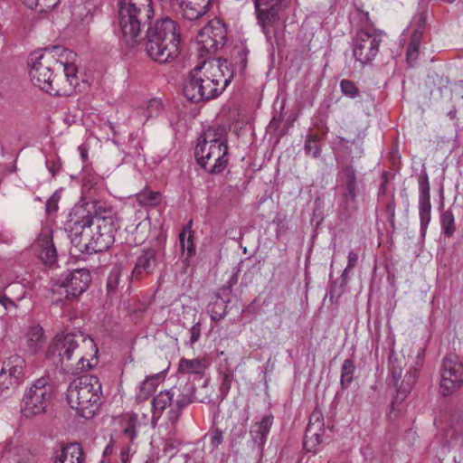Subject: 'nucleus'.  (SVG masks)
<instances>
[{"instance_id":"f257e3e1","label":"nucleus","mask_w":463,"mask_h":463,"mask_svg":"<svg viewBox=\"0 0 463 463\" xmlns=\"http://www.w3.org/2000/svg\"><path fill=\"white\" fill-rule=\"evenodd\" d=\"M232 78L226 61H203L189 72L183 92L192 102L207 101L219 97Z\"/></svg>"},{"instance_id":"f03ea898","label":"nucleus","mask_w":463,"mask_h":463,"mask_svg":"<svg viewBox=\"0 0 463 463\" xmlns=\"http://www.w3.org/2000/svg\"><path fill=\"white\" fill-rule=\"evenodd\" d=\"M85 348L94 351L95 354L98 353L93 339L81 333L57 335L49 346L46 356L64 372L89 370L92 368V364L82 354Z\"/></svg>"},{"instance_id":"7ed1b4c3","label":"nucleus","mask_w":463,"mask_h":463,"mask_svg":"<svg viewBox=\"0 0 463 463\" xmlns=\"http://www.w3.org/2000/svg\"><path fill=\"white\" fill-rule=\"evenodd\" d=\"M180 33L177 24L169 17L157 20L147 27L145 50L155 61L167 63L180 54Z\"/></svg>"},{"instance_id":"20e7f679","label":"nucleus","mask_w":463,"mask_h":463,"mask_svg":"<svg viewBox=\"0 0 463 463\" xmlns=\"http://www.w3.org/2000/svg\"><path fill=\"white\" fill-rule=\"evenodd\" d=\"M225 128L210 127L197 139L194 157L200 168L208 174H220L228 165Z\"/></svg>"},{"instance_id":"39448f33","label":"nucleus","mask_w":463,"mask_h":463,"mask_svg":"<svg viewBox=\"0 0 463 463\" xmlns=\"http://www.w3.org/2000/svg\"><path fill=\"white\" fill-rule=\"evenodd\" d=\"M154 16L152 0H120L119 26L124 40L135 46L142 40V32Z\"/></svg>"},{"instance_id":"423d86ee","label":"nucleus","mask_w":463,"mask_h":463,"mask_svg":"<svg viewBox=\"0 0 463 463\" xmlns=\"http://www.w3.org/2000/svg\"><path fill=\"white\" fill-rule=\"evenodd\" d=\"M101 383L95 375L85 374L74 379L68 386L66 399L71 409L85 419L92 418L99 411Z\"/></svg>"},{"instance_id":"0eeeda50","label":"nucleus","mask_w":463,"mask_h":463,"mask_svg":"<svg viewBox=\"0 0 463 463\" xmlns=\"http://www.w3.org/2000/svg\"><path fill=\"white\" fill-rule=\"evenodd\" d=\"M94 219L90 238L84 244L85 253L102 252L110 248L115 241L118 230V219L112 208L99 201L92 202Z\"/></svg>"},{"instance_id":"6e6552de","label":"nucleus","mask_w":463,"mask_h":463,"mask_svg":"<svg viewBox=\"0 0 463 463\" xmlns=\"http://www.w3.org/2000/svg\"><path fill=\"white\" fill-rule=\"evenodd\" d=\"M60 46L44 48L41 52H35L30 58L31 80L39 89L58 95L60 81L55 79L54 71L57 70Z\"/></svg>"},{"instance_id":"1a4fd4ad","label":"nucleus","mask_w":463,"mask_h":463,"mask_svg":"<svg viewBox=\"0 0 463 463\" xmlns=\"http://www.w3.org/2000/svg\"><path fill=\"white\" fill-rule=\"evenodd\" d=\"M175 393L173 390L160 392L152 400L153 417L159 418L163 411L170 407L168 411V420L172 425L178 421L182 411L190 403L205 402L207 397L196 393L195 388L192 384L184 386V391L176 396L174 401Z\"/></svg>"},{"instance_id":"9d476101","label":"nucleus","mask_w":463,"mask_h":463,"mask_svg":"<svg viewBox=\"0 0 463 463\" xmlns=\"http://www.w3.org/2000/svg\"><path fill=\"white\" fill-rule=\"evenodd\" d=\"M91 279L88 269H75L63 272L52 285V302L59 304L78 300L90 287Z\"/></svg>"},{"instance_id":"9b49d317","label":"nucleus","mask_w":463,"mask_h":463,"mask_svg":"<svg viewBox=\"0 0 463 463\" xmlns=\"http://www.w3.org/2000/svg\"><path fill=\"white\" fill-rule=\"evenodd\" d=\"M94 219V210L83 205L76 206L69 214L65 230L69 232L71 243L85 252L84 244L89 241Z\"/></svg>"},{"instance_id":"f8f14e48","label":"nucleus","mask_w":463,"mask_h":463,"mask_svg":"<svg viewBox=\"0 0 463 463\" xmlns=\"http://www.w3.org/2000/svg\"><path fill=\"white\" fill-rule=\"evenodd\" d=\"M258 24L268 41L277 37L280 29L281 12L286 7L285 0H252Z\"/></svg>"},{"instance_id":"ddd939ff","label":"nucleus","mask_w":463,"mask_h":463,"mask_svg":"<svg viewBox=\"0 0 463 463\" xmlns=\"http://www.w3.org/2000/svg\"><path fill=\"white\" fill-rule=\"evenodd\" d=\"M406 366L404 356H389V372L392 383L396 388L397 394L392 402V407L394 409L396 404L402 403L405 398L411 393L419 376V370L416 367L410 368L402 377V372Z\"/></svg>"},{"instance_id":"4468645a","label":"nucleus","mask_w":463,"mask_h":463,"mask_svg":"<svg viewBox=\"0 0 463 463\" xmlns=\"http://www.w3.org/2000/svg\"><path fill=\"white\" fill-rule=\"evenodd\" d=\"M53 387L48 379H37L24 393L21 411L26 418L43 414L52 399Z\"/></svg>"},{"instance_id":"2eb2a0df","label":"nucleus","mask_w":463,"mask_h":463,"mask_svg":"<svg viewBox=\"0 0 463 463\" xmlns=\"http://www.w3.org/2000/svg\"><path fill=\"white\" fill-rule=\"evenodd\" d=\"M383 42L382 33L364 29L357 32L353 42V55L363 67L369 65L379 53Z\"/></svg>"},{"instance_id":"dca6fc26","label":"nucleus","mask_w":463,"mask_h":463,"mask_svg":"<svg viewBox=\"0 0 463 463\" xmlns=\"http://www.w3.org/2000/svg\"><path fill=\"white\" fill-rule=\"evenodd\" d=\"M439 389L442 396L451 395L463 384V363L458 355L449 353L442 359Z\"/></svg>"},{"instance_id":"f3484780","label":"nucleus","mask_w":463,"mask_h":463,"mask_svg":"<svg viewBox=\"0 0 463 463\" xmlns=\"http://www.w3.org/2000/svg\"><path fill=\"white\" fill-rule=\"evenodd\" d=\"M24 366L25 360L18 354L11 355L3 362L0 371V398L11 394L23 382Z\"/></svg>"},{"instance_id":"a211bd4d","label":"nucleus","mask_w":463,"mask_h":463,"mask_svg":"<svg viewBox=\"0 0 463 463\" xmlns=\"http://www.w3.org/2000/svg\"><path fill=\"white\" fill-rule=\"evenodd\" d=\"M227 40V30L219 20H213L197 34V44L199 52L203 53L214 54L222 48Z\"/></svg>"},{"instance_id":"6ab92c4d","label":"nucleus","mask_w":463,"mask_h":463,"mask_svg":"<svg viewBox=\"0 0 463 463\" xmlns=\"http://www.w3.org/2000/svg\"><path fill=\"white\" fill-rule=\"evenodd\" d=\"M57 70L62 68L65 80L60 82L58 95H69L79 85L77 54L60 46Z\"/></svg>"},{"instance_id":"aec40b11","label":"nucleus","mask_w":463,"mask_h":463,"mask_svg":"<svg viewBox=\"0 0 463 463\" xmlns=\"http://www.w3.org/2000/svg\"><path fill=\"white\" fill-rule=\"evenodd\" d=\"M419 214L420 219V231L424 235L430 222L431 203L430 187L428 175H420L419 180Z\"/></svg>"},{"instance_id":"412c9836","label":"nucleus","mask_w":463,"mask_h":463,"mask_svg":"<svg viewBox=\"0 0 463 463\" xmlns=\"http://www.w3.org/2000/svg\"><path fill=\"white\" fill-rule=\"evenodd\" d=\"M158 266L157 252L155 249H143L137 256L131 276L138 279L144 275L153 273Z\"/></svg>"},{"instance_id":"4be33fe9","label":"nucleus","mask_w":463,"mask_h":463,"mask_svg":"<svg viewBox=\"0 0 463 463\" xmlns=\"http://www.w3.org/2000/svg\"><path fill=\"white\" fill-rule=\"evenodd\" d=\"M84 460L82 448L77 442L61 446L51 458L52 463H84Z\"/></svg>"},{"instance_id":"5701e85b","label":"nucleus","mask_w":463,"mask_h":463,"mask_svg":"<svg viewBox=\"0 0 463 463\" xmlns=\"http://www.w3.org/2000/svg\"><path fill=\"white\" fill-rule=\"evenodd\" d=\"M211 0H177L179 13L188 21H195L206 14Z\"/></svg>"},{"instance_id":"b1692460","label":"nucleus","mask_w":463,"mask_h":463,"mask_svg":"<svg viewBox=\"0 0 463 463\" xmlns=\"http://www.w3.org/2000/svg\"><path fill=\"white\" fill-rule=\"evenodd\" d=\"M36 245L39 248V258L43 262L45 265H52L57 260V250L51 232H42L37 238Z\"/></svg>"},{"instance_id":"393cba45","label":"nucleus","mask_w":463,"mask_h":463,"mask_svg":"<svg viewBox=\"0 0 463 463\" xmlns=\"http://www.w3.org/2000/svg\"><path fill=\"white\" fill-rule=\"evenodd\" d=\"M273 422L272 415L264 416L260 421L255 422L250 430V435L253 444L259 449H262L266 441L267 436L270 430Z\"/></svg>"},{"instance_id":"a878e982","label":"nucleus","mask_w":463,"mask_h":463,"mask_svg":"<svg viewBox=\"0 0 463 463\" xmlns=\"http://www.w3.org/2000/svg\"><path fill=\"white\" fill-rule=\"evenodd\" d=\"M81 185V201L85 208L92 209V202L98 201L95 198L101 187V180L98 175H84Z\"/></svg>"},{"instance_id":"bb28decb","label":"nucleus","mask_w":463,"mask_h":463,"mask_svg":"<svg viewBox=\"0 0 463 463\" xmlns=\"http://www.w3.org/2000/svg\"><path fill=\"white\" fill-rule=\"evenodd\" d=\"M25 347L31 354H37L46 344L44 331L39 325L32 326L25 335Z\"/></svg>"},{"instance_id":"cd10ccee","label":"nucleus","mask_w":463,"mask_h":463,"mask_svg":"<svg viewBox=\"0 0 463 463\" xmlns=\"http://www.w3.org/2000/svg\"><path fill=\"white\" fill-rule=\"evenodd\" d=\"M209 364L205 359L194 358L185 359L182 358L178 364V373L182 374H196L203 376L208 369Z\"/></svg>"},{"instance_id":"c85d7f7f","label":"nucleus","mask_w":463,"mask_h":463,"mask_svg":"<svg viewBox=\"0 0 463 463\" xmlns=\"http://www.w3.org/2000/svg\"><path fill=\"white\" fill-rule=\"evenodd\" d=\"M345 184L346 193L344 194V207L350 212H354L357 209L355 198L359 193L355 175H347Z\"/></svg>"},{"instance_id":"c756f323","label":"nucleus","mask_w":463,"mask_h":463,"mask_svg":"<svg viewBox=\"0 0 463 463\" xmlns=\"http://www.w3.org/2000/svg\"><path fill=\"white\" fill-rule=\"evenodd\" d=\"M325 430L307 429L303 440V446L307 452L316 453L324 443L323 436Z\"/></svg>"},{"instance_id":"7c9ffc66","label":"nucleus","mask_w":463,"mask_h":463,"mask_svg":"<svg viewBox=\"0 0 463 463\" xmlns=\"http://www.w3.org/2000/svg\"><path fill=\"white\" fill-rule=\"evenodd\" d=\"M422 34L423 30L420 27L414 30L411 36V41L407 49V61L410 63V65L416 61L419 57V50L422 39Z\"/></svg>"},{"instance_id":"2f4dec72","label":"nucleus","mask_w":463,"mask_h":463,"mask_svg":"<svg viewBox=\"0 0 463 463\" xmlns=\"http://www.w3.org/2000/svg\"><path fill=\"white\" fill-rule=\"evenodd\" d=\"M192 220L188 225L184 227L179 233V241L182 250L187 251V258H190L195 254V246L194 243V236L191 234Z\"/></svg>"},{"instance_id":"473e14b6","label":"nucleus","mask_w":463,"mask_h":463,"mask_svg":"<svg viewBox=\"0 0 463 463\" xmlns=\"http://www.w3.org/2000/svg\"><path fill=\"white\" fill-rule=\"evenodd\" d=\"M354 373V361L353 359L345 360L341 367L340 376V385L343 390H346L353 383Z\"/></svg>"},{"instance_id":"72a5a7b5","label":"nucleus","mask_w":463,"mask_h":463,"mask_svg":"<svg viewBox=\"0 0 463 463\" xmlns=\"http://www.w3.org/2000/svg\"><path fill=\"white\" fill-rule=\"evenodd\" d=\"M137 199L142 205L156 206L162 201V194L146 186L142 191L137 194Z\"/></svg>"},{"instance_id":"f704fd0d","label":"nucleus","mask_w":463,"mask_h":463,"mask_svg":"<svg viewBox=\"0 0 463 463\" xmlns=\"http://www.w3.org/2000/svg\"><path fill=\"white\" fill-rule=\"evenodd\" d=\"M122 269L120 266H114L110 270L108 279H107V294L110 298H113L118 290L120 284Z\"/></svg>"},{"instance_id":"c9c22d12","label":"nucleus","mask_w":463,"mask_h":463,"mask_svg":"<svg viewBox=\"0 0 463 463\" xmlns=\"http://www.w3.org/2000/svg\"><path fill=\"white\" fill-rule=\"evenodd\" d=\"M227 304L228 303L218 298L210 303L208 306V313L213 321L217 322L225 317Z\"/></svg>"},{"instance_id":"e433bc0d","label":"nucleus","mask_w":463,"mask_h":463,"mask_svg":"<svg viewBox=\"0 0 463 463\" xmlns=\"http://www.w3.org/2000/svg\"><path fill=\"white\" fill-rule=\"evenodd\" d=\"M440 224L442 232L447 237H451L454 234L456 231L455 217L450 209L442 213L440 216Z\"/></svg>"},{"instance_id":"4c0bfd02","label":"nucleus","mask_w":463,"mask_h":463,"mask_svg":"<svg viewBox=\"0 0 463 463\" xmlns=\"http://www.w3.org/2000/svg\"><path fill=\"white\" fill-rule=\"evenodd\" d=\"M138 422V417L136 413H131L128 416L126 420V426L123 429V434L130 440L133 441L137 435V425Z\"/></svg>"},{"instance_id":"58836bf2","label":"nucleus","mask_w":463,"mask_h":463,"mask_svg":"<svg viewBox=\"0 0 463 463\" xmlns=\"http://www.w3.org/2000/svg\"><path fill=\"white\" fill-rule=\"evenodd\" d=\"M304 150L307 155H312L314 157H317L319 156L320 146L317 135L311 133L307 136Z\"/></svg>"},{"instance_id":"ea45409f","label":"nucleus","mask_w":463,"mask_h":463,"mask_svg":"<svg viewBox=\"0 0 463 463\" xmlns=\"http://www.w3.org/2000/svg\"><path fill=\"white\" fill-rule=\"evenodd\" d=\"M312 428L325 430L324 416L318 408H315L309 417V422L307 429Z\"/></svg>"},{"instance_id":"a19ab883","label":"nucleus","mask_w":463,"mask_h":463,"mask_svg":"<svg viewBox=\"0 0 463 463\" xmlns=\"http://www.w3.org/2000/svg\"><path fill=\"white\" fill-rule=\"evenodd\" d=\"M220 377L221 383L219 391L223 399L231 390L232 383L233 381V374L230 372H221Z\"/></svg>"},{"instance_id":"79ce46f5","label":"nucleus","mask_w":463,"mask_h":463,"mask_svg":"<svg viewBox=\"0 0 463 463\" xmlns=\"http://www.w3.org/2000/svg\"><path fill=\"white\" fill-rule=\"evenodd\" d=\"M340 89L344 95L354 99L359 95L358 88L355 83L350 80H342L340 82Z\"/></svg>"},{"instance_id":"37998d69","label":"nucleus","mask_w":463,"mask_h":463,"mask_svg":"<svg viewBox=\"0 0 463 463\" xmlns=\"http://www.w3.org/2000/svg\"><path fill=\"white\" fill-rule=\"evenodd\" d=\"M447 435L449 436L451 439L455 440L463 437V418L460 420H452L450 428L447 431Z\"/></svg>"},{"instance_id":"c03bdc74","label":"nucleus","mask_w":463,"mask_h":463,"mask_svg":"<svg viewBox=\"0 0 463 463\" xmlns=\"http://www.w3.org/2000/svg\"><path fill=\"white\" fill-rule=\"evenodd\" d=\"M155 377H147L145 381L142 382L140 385V391L137 395L138 399L146 400L150 394L155 391Z\"/></svg>"},{"instance_id":"a18cd8bd","label":"nucleus","mask_w":463,"mask_h":463,"mask_svg":"<svg viewBox=\"0 0 463 463\" xmlns=\"http://www.w3.org/2000/svg\"><path fill=\"white\" fill-rule=\"evenodd\" d=\"M60 195L58 194V192H55L46 202L45 204V211L46 213L51 215L57 212L58 210V203L60 200Z\"/></svg>"},{"instance_id":"49530a36","label":"nucleus","mask_w":463,"mask_h":463,"mask_svg":"<svg viewBox=\"0 0 463 463\" xmlns=\"http://www.w3.org/2000/svg\"><path fill=\"white\" fill-rule=\"evenodd\" d=\"M232 288L224 284L223 286H222L219 288L215 297H216V298L221 299L226 303H230L232 301Z\"/></svg>"},{"instance_id":"de8ad7c7","label":"nucleus","mask_w":463,"mask_h":463,"mask_svg":"<svg viewBox=\"0 0 463 463\" xmlns=\"http://www.w3.org/2000/svg\"><path fill=\"white\" fill-rule=\"evenodd\" d=\"M248 52H249L246 49H240L236 52V56H235L236 65L239 66L241 71H243L247 66Z\"/></svg>"},{"instance_id":"09e8293b","label":"nucleus","mask_w":463,"mask_h":463,"mask_svg":"<svg viewBox=\"0 0 463 463\" xmlns=\"http://www.w3.org/2000/svg\"><path fill=\"white\" fill-rule=\"evenodd\" d=\"M210 440L213 448L219 447L223 442L222 431L216 428L210 433Z\"/></svg>"},{"instance_id":"8fccbe9b","label":"nucleus","mask_w":463,"mask_h":463,"mask_svg":"<svg viewBox=\"0 0 463 463\" xmlns=\"http://www.w3.org/2000/svg\"><path fill=\"white\" fill-rule=\"evenodd\" d=\"M43 0H24V4L31 9H39L40 12L52 9L53 7H45Z\"/></svg>"},{"instance_id":"3c124183","label":"nucleus","mask_w":463,"mask_h":463,"mask_svg":"<svg viewBox=\"0 0 463 463\" xmlns=\"http://www.w3.org/2000/svg\"><path fill=\"white\" fill-rule=\"evenodd\" d=\"M385 213L388 222L393 225L394 218H395V202L392 198L385 206Z\"/></svg>"},{"instance_id":"603ef678","label":"nucleus","mask_w":463,"mask_h":463,"mask_svg":"<svg viewBox=\"0 0 463 463\" xmlns=\"http://www.w3.org/2000/svg\"><path fill=\"white\" fill-rule=\"evenodd\" d=\"M190 334H191L190 342L193 345V344H194L195 342H197L199 340L200 335H201V324H200V322H196L190 328Z\"/></svg>"},{"instance_id":"864d4df0","label":"nucleus","mask_w":463,"mask_h":463,"mask_svg":"<svg viewBox=\"0 0 463 463\" xmlns=\"http://www.w3.org/2000/svg\"><path fill=\"white\" fill-rule=\"evenodd\" d=\"M162 109V103L157 99H151L148 102L147 110L149 111L148 117L152 116L153 111L158 112Z\"/></svg>"},{"instance_id":"5fc2aeb1","label":"nucleus","mask_w":463,"mask_h":463,"mask_svg":"<svg viewBox=\"0 0 463 463\" xmlns=\"http://www.w3.org/2000/svg\"><path fill=\"white\" fill-rule=\"evenodd\" d=\"M180 445L181 441L179 440L168 439L165 444L164 451L170 452L176 450Z\"/></svg>"},{"instance_id":"6e6d98bb","label":"nucleus","mask_w":463,"mask_h":463,"mask_svg":"<svg viewBox=\"0 0 463 463\" xmlns=\"http://www.w3.org/2000/svg\"><path fill=\"white\" fill-rule=\"evenodd\" d=\"M390 162L394 167L393 170L397 171L399 170V165L401 163V156L398 155L397 151H392L390 154Z\"/></svg>"},{"instance_id":"4d7b16f0","label":"nucleus","mask_w":463,"mask_h":463,"mask_svg":"<svg viewBox=\"0 0 463 463\" xmlns=\"http://www.w3.org/2000/svg\"><path fill=\"white\" fill-rule=\"evenodd\" d=\"M347 259H348V260H347L348 269L354 268L357 263V260H358L357 253L353 250L349 251Z\"/></svg>"},{"instance_id":"13d9d810","label":"nucleus","mask_w":463,"mask_h":463,"mask_svg":"<svg viewBox=\"0 0 463 463\" xmlns=\"http://www.w3.org/2000/svg\"><path fill=\"white\" fill-rule=\"evenodd\" d=\"M0 304L5 308L15 307V303L7 295L0 296Z\"/></svg>"},{"instance_id":"bf43d9fd","label":"nucleus","mask_w":463,"mask_h":463,"mask_svg":"<svg viewBox=\"0 0 463 463\" xmlns=\"http://www.w3.org/2000/svg\"><path fill=\"white\" fill-rule=\"evenodd\" d=\"M78 149L80 151L82 162L83 163L87 162V160H88V152H89L88 146L86 145H81V146H80L78 147Z\"/></svg>"},{"instance_id":"052dcab7","label":"nucleus","mask_w":463,"mask_h":463,"mask_svg":"<svg viewBox=\"0 0 463 463\" xmlns=\"http://www.w3.org/2000/svg\"><path fill=\"white\" fill-rule=\"evenodd\" d=\"M351 269H348V267L346 266V268L343 270L342 275H341V279H342L341 288H344L346 286L348 277H349V272Z\"/></svg>"},{"instance_id":"680f3d73","label":"nucleus","mask_w":463,"mask_h":463,"mask_svg":"<svg viewBox=\"0 0 463 463\" xmlns=\"http://www.w3.org/2000/svg\"><path fill=\"white\" fill-rule=\"evenodd\" d=\"M237 283H238V275L237 274H233L230 278V279L225 283V285L230 286L231 288H232Z\"/></svg>"},{"instance_id":"e2e57ef3","label":"nucleus","mask_w":463,"mask_h":463,"mask_svg":"<svg viewBox=\"0 0 463 463\" xmlns=\"http://www.w3.org/2000/svg\"><path fill=\"white\" fill-rule=\"evenodd\" d=\"M43 1H44L43 5L45 7H55L60 2V0H43Z\"/></svg>"},{"instance_id":"0e129e2a","label":"nucleus","mask_w":463,"mask_h":463,"mask_svg":"<svg viewBox=\"0 0 463 463\" xmlns=\"http://www.w3.org/2000/svg\"><path fill=\"white\" fill-rule=\"evenodd\" d=\"M386 182H387V178L384 179V181L381 184V187H380V190H379V194H384L385 193V185H386Z\"/></svg>"},{"instance_id":"69168bd1","label":"nucleus","mask_w":463,"mask_h":463,"mask_svg":"<svg viewBox=\"0 0 463 463\" xmlns=\"http://www.w3.org/2000/svg\"><path fill=\"white\" fill-rule=\"evenodd\" d=\"M335 292V282L332 283L331 288H330V298H333L334 293Z\"/></svg>"},{"instance_id":"338daca9","label":"nucleus","mask_w":463,"mask_h":463,"mask_svg":"<svg viewBox=\"0 0 463 463\" xmlns=\"http://www.w3.org/2000/svg\"><path fill=\"white\" fill-rule=\"evenodd\" d=\"M315 204L316 206L318 208L321 206V199L319 197H317L316 200H315Z\"/></svg>"},{"instance_id":"774afa93","label":"nucleus","mask_w":463,"mask_h":463,"mask_svg":"<svg viewBox=\"0 0 463 463\" xmlns=\"http://www.w3.org/2000/svg\"><path fill=\"white\" fill-rule=\"evenodd\" d=\"M15 170H16V168H15V165H12L7 169V171H8V172H14V171H15Z\"/></svg>"}]
</instances>
